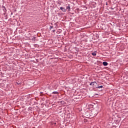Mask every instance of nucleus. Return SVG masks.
Masks as SVG:
<instances>
[{
  "instance_id": "nucleus-4",
  "label": "nucleus",
  "mask_w": 128,
  "mask_h": 128,
  "mask_svg": "<svg viewBox=\"0 0 128 128\" xmlns=\"http://www.w3.org/2000/svg\"><path fill=\"white\" fill-rule=\"evenodd\" d=\"M102 64L105 66H108V62H103Z\"/></svg>"
},
{
  "instance_id": "nucleus-8",
  "label": "nucleus",
  "mask_w": 128,
  "mask_h": 128,
  "mask_svg": "<svg viewBox=\"0 0 128 128\" xmlns=\"http://www.w3.org/2000/svg\"><path fill=\"white\" fill-rule=\"evenodd\" d=\"M54 27L52 26H50V30H52Z\"/></svg>"
},
{
  "instance_id": "nucleus-3",
  "label": "nucleus",
  "mask_w": 128,
  "mask_h": 128,
  "mask_svg": "<svg viewBox=\"0 0 128 128\" xmlns=\"http://www.w3.org/2000/svg\"><path fill=\"white\" fill-rule=\"evenodd\" d=\"M60 10H62V12H66V10L64 9V8H62V7H60Z\"/></svg>"
},
{
  "instance_id": "nucleus-6",
  "label": "nucleus",
  "mask_w": 128,
  "mask_h": 128,
  "mask_svg": "<svg viewBox=\"0 0 128 128\" xmlns=\"http://www.w3.org/2000/svg\"><path fill=\"white\" fill-rule=\"evenodd\" d=\"M104 86H98V87H96V88H102Z\"/></svg>"
},
{
  "instance_id": "nucleus-2",
  "label": "nucleus",
  "mask_w": 128,
  "mask_h": 128,
  "mask_svg": "<svg viewBox=\"0 0 128 128\" xmlns=\"http://www.w3.org/2000/svg\"><path fill=\"white\" fill-rule=\"evenodd\" d=\"M92 56H96V52H92Z\"/></svg>"
},
{
  "instance_id": "nucleus-1",
  "label": "nucleus",
  "mask_w": 128,
  "mask_h": 128,
  "mask_svg": "<svg viewBox=\"0 0 128 128\" xmlns=\"http://www.w3.org/2000/svg\"><path fill=\"white\" fill-rule=\"evenodd\" d=\"M97 84L96 82H92L90 84V86H96Z\"/></svg>"
},
{
  "instance_id": "nucleus-5",
  "label": "nucleus",
  "mask_w": 128,
  "mask_h": 128,
  "mask_svg": "<svg viewBox=\"0 0 128 128\" xmlns=\"http://www.w3.org/2000/svg\"><path fill=\"white\" fill-rule=\"evenodd\" d=\"M52 94H58V92H54Z\"/></svg>"
},
{
  "instance_id": "nucleus-9",
  "label": "nucleus",
  "mask_w": 128,
  "mask_h": 128,
  "mask_svg": "<svg viewBox=\"0 0 128 128\" xmlns=\"http://www.w3.org/2000/svg\"><path fill=\"white\" fill-rule=\"evenodd\" d=\"M52 32H56V30H53Z\"/></svg>"
},
{
  "instance_id": "nucleus-7",
  "label": "nucleus",
  "mask_w": 128,
  "mask_h": 128,
  "mask_svg": "<svg viewBox=\"0 0 128 128\" xmlns=\"http://www.w3.org/2000/svg\"><path fill=\"white\" fill-rule=\"evenodd\" d=\"M66 10H70V6H68L66 7Z\"/></svg>"
}]
</instances>
